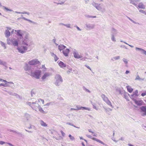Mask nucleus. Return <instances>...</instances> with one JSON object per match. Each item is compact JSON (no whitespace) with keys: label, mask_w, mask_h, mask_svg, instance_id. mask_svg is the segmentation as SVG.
<instances>
[{"label":"nucleus","mask_w":146,"mask_h":146,"mask_svg":"<svg viewBox=\"0 0 146 146\" xmlns=\"http://www.w3.org/2000/svg\"><path fill=\"white\" fill-rule=\"evenodd\" d=\"M12 96H14L17 97L19 96L18 95L15 93H13Z\"/></svg>","instance_id":"bf43d9fd"},{"label":"nucleus","mask_w":146,"mask_h":146,"mask_svg":"<svg viewBox=\"0 0 146 146\" xmlns=\"http://www.w3.org/2000/svg\"><path fill=\"white\" fill-rule=\"evenodd\" d=\"M64 26L66 27H67L68 28H70V25L69 24H65L64 25Z\"/></svg>","instance_id":"603ef678"},{"label":"nucleus","mask_w":146,"mask_h":146,"mask_svg":"<svg viewBox=\"0 0 146 146\" xmlns=\"http://www.w3.org/2000/svg\"><path fill=\"white\" fill-rule=\"evenodd\" d=\"M0 64L1 65H3V66H5L6 68H5V69H6L7 68V63L5 61H3L1 60L0 61Z\"/></svg>","instance_id":"a878e982"},{"label":"nucleus","mask_w":146,"mask_h":146,"mask_svg":"<svg viewBox=\"0 0 146 146\" xmlns=\"http://www.w3.org/2000/svg\"><path fill=\"white\" fill-rule=\"evenodd\" d=\"M84 58H85V59L86 61V59H87L88 60H90V62H92V60H92V59L90 58H87L86 57H84Z\"/></svg>","instance_id":"6e6d98bb"},{"label":"nucleus","mask_w":146,"mask_h":146,"mask_svg":"<svg viewBox=\"0 0 146 146\" xmlns=\"http://www.w3.org/2000/svg\"><path fill=\"white\" fill-rule=\"evenodd\" d=\"M135 50H138L139 51H140V52L141 51L142 48H139L137 47H135Z\"/></svg>","instance_id":"5fc2aeb1"},{"label":"nucleus","mask_w":146,"mask_h":146,"mask_svg":"<svg viewBox=\"0 0 146 146\" xmlns=\"http://www.w3.org/2000/svg\"><path fill=\"white\" fill-rule=\"evenodd\" d=\"M74 57L76 58L79 59L82 58V57L79 54L78 52L76 50H74L73 51Z\"/></svg>","instance_id":"9b49d317"},{"label":"nucleus","mask_w":146,"mask_h":146,"mask_svg":"<svg viewBox=\"0 0 146 146\" xmlns=\"http://www.w3.org/2000/svg\"><path fill=\"white\" fill-rule=\"evenodd\" d=\"M141 53L142 54H144L145 55H146V51L143 49H142L141 51Z\"/></svg>","instance_id":"09e8293b"},{"label":"nucleus","mask_w":146,"mask_h":146,"mask_svg":"<svg viewBox=\"0 0 146 146\" xmlns=\"http://www.w3.org/2000/svg\"><path fill=\"white\" fill-rule=\"evenodd\" d=\"M86 26L87 30H91L94 28L95 25L94 24H86Z\"/></svg>","instance_id":"2eb2a0df"},{"label":"nucleus","mask_w":146,"mask_h":146,"mask_svg":"<svg viewBox=\"0 0 146 146\" xmlns=\"http://www.w3.org/2000/svg\"><path fill=\"white\" fill-rule=\"evenodd\" d=\"M139 12L146 15V12L145 11L143 10H139Z\"/></svg>","instance_id":"3c124183"},{"label":"nucleus","mask_w":146,"mask_h":146,"mask_svg":"<svg viewBox=\"0 0 146 146\" xmlns=\"http://www.w3.org/2000/svg\"><path fill=\"white\" fill-rule=\"evenodd\" d=\"M29 100L26 102V104L30 106L33 110L37 111V108L40 105L38 103V102L36 101L35 102H31Z\"/></svg>","instance_id":"7ed1b4c3"},{"label":"nucleus","mask_w":146,"mask_h":146,"mask_svg":"<svg viewBox=\"0 0 146 146\" xmlns=\"http://www.w3.org/2000/svg\"><path fill=\"white\" fill-rule=\"evenodd\" d=\"M9 131L11 132H12L13 133H15L16 134H17V135H21V134L19 132H18L15 131L13 130L10 129V130Z\"/></svg>","instance_id":"a19ab883"},{"label":"nucleus","mask_w":146,"mask_h":146,"mask_svg":"<svg viewBox=\"0 0 146 146\" xmlns=\"http://www.w3.org/2000/svg\"><path fill=\"white\" fill-rule=\"evenodd\" d=\"M54 60L55 61H56L58 59V58L56 56L54 58Z\"/></svg>","instance_id":"13d9d810"},{"label":"nucleus","mask_w":146,"mask_h":146,"mask_svg":"<svg viewBox=\"0 0 146 146\" xmlns=\"http://www.w3.org/2000/svg\"><path fill=\"white\" fill-rule=\"evenodd\" d=\"M31 45L30 44H29V45H28L24 44L23 42H22V45L18 47L17 50L21 54H24L27 52L28 48Z\"/></svg>","instance_id":"f257e3e1"},{"label":"nucleus","mask_w":146,"mask_h":146,"mask_svg":"<svg viewBox=\"0 0 146 146\" xmlns=\"http://www.w3.org/2000/svg\"><path fill=\"white\" fill-rule=\"evenodd\" d=\"M3 9H4L5 10L7 11H9L10 12L13 11V10L11 9H9L8 8H7L5 6H3Z\"/></svg>","instance_id":"ea45409f"},{"label":"nucleus","mask_w":146,"mask_h":146,"mask_svg":"<svg viewBox=\"0 0 146 146\" xmlns=\"http://www.w3.org/2000/svg\"><path fill=\"white\" fill-rule=\"evenodd\" d=\"M111 32L112 33V34L111 35H116L118 33L117 31L113 28L112 29Z\"/></svg>","instance_id":"393cba45"},{"label":"nucleus","mask_w":146,"mask_h":146,"mask_svg":"<svg viewBox=\"0 0 146 146\" xmlns=\"http://www.w3.org/2000/svg\"><path fill=\"white\" fill-rule=\"evenodd\" d=\"M70 52V50L68 48H66L62 51V53L64 56H67Z\"/></svg>","instance_id":"f3484780"},{"label":"nucleus","mask_w":146,"mask_h":146,"mask_svg":"<svg viewBox=\"0 0 146 146\" xmlns=\"http://www.w3.org/2000/svg\"><path fill=\"white\" fill-rule=\"evenodd\" d=\"M5 84H3V83L0 84V86H3L4 87H6L7 86H9V85L8 84H13V82H5Z\"/></svg>","instance_id":"b1692460"},{"label":"nucleus","mask_w":146,"mask_h":146,"mask_svg":"<svg viewBox=\"0 0 146 146\" xmlns=\"http://www.w3.org/2000/svg\"><path fill=\"white\" fill-rule=\"evenodd\" d=\"M39 63L40 62L37 59H35L29 61L28 62V64L30 65H33L39 64Z\"/></svg>","instance_id":"ddd939ff"},{"label":"nucleus","mask_w":146,"mask_h":146,"mask_svg":"<svg viewBox=\"0 0 146 146\" xmlns=\"http://www.w3.org/2000/svg\"><path fill=\"white\" fill-rule=\"evenodd\" d=\"M50 76V74L49 72H45L42 75L41 79L42 81H45Z\"/></svg>","instance_id":"f8f14e48"},{"label":"nucleus","mask_w":146,"mask_h":146,"mask_svg":"<svg viewBox=\"0 0 146 146\" xmlns=\"http://www.w3.org/2000/svg\"><path fill=\"white\" fill-rule=\"evenodd\" d=\"M130 73V71L128 70H126L125 72V74H128Z\"/></svg>","instance_id":"774afa93"},{"label":"nucleus","mask_w":146,"mask_h":146,"mask_svg":"<svg viewBox=\"0 0 146 146\" xmlns=\"http://www.w3.org/2000/svg\"><path fill=\"white\" fill-rule=\"evenodd\" d=\"M5 36L7 38L9 37L11 35L10 32L9 31V29H6L5 32Z\"/></svg>","instance_id":"4be33fe9"},{"label":"nucleus","mask_w":146,"mask_h":146,"mask_svg":"<svg viewBox=\"0 0 146 146\" xmlns=\"http://www.w3.org/2000/svg\"><path fill=\"white\" fill-rule=\"evenodd\" d=\"M54 104V102H50L49 103H47L46 104H45L44 106H49L50 105H53Z\"/></svg>","instance_id":"4c0bfd02"},{"label":"nucleus","mask_w":146,"mask_h":146,"mask_svg":"<svg viewBox=\"0 0 146 146\" xmlns=\"http://www.w3.org/2000/svg\"><path fill=\"white\" fill-rule=\"evenodd\" d=\"M127 18H128V19L130 20L131 21V22H132L133 23H134V24H137V23L134 21H133V20H132V19H130L129 17H127Z\"/></svg>","instance_id":"864d4df0"},{"label":"nucleus","mask_w":146,"mask_h":146,"mask_svg":"<svg viewBox=\"0 0 146 146\" xmlns=\"http://www.w3.org/2000/svg\"><path fill=\"white\" fill-rule=\"evenodd\" d=\"M37 101L38 102V103L41 102L42 104H44V100L43 99L39 98L38 100V101Z\"/></svg>","instance_id":"37998d69"},{"label":"nucleus","mask_w":146,"mask_h":146,"mask_svg":"<svg viewBox=\"0 0 146 146\" xmlns=\"http://www.w3.org/2000/svg\"><path fill=\"white\" fill-rule=\"evenodd\" d=\"M138 91L136 90L135 92H133V94L131 95L130 97L132 98L133 97L138 96Z\"/></svg>","instance_id":"6ab92c4d"},{"label":"nucleus","mask_w":146,"mask_h":146,"mask_svg":"<svg viewBox=\"0 0 146 146\" xmlns=\"http://www.w3.org/2000/svg\"><path fill=\"white\" fill-rule=\"evenodd\" d=\"M5 143H7L9 145L11 146H15L14 145H13V144H11V143H6V142H4V141H0V144L1 145H3L4 144H5Z\"/></svg>","instance_id":"7c9ffc66"},{"label":"nucleus","mask_w":146,"mask_h":146,"mask_svg":"<svg viewBox=\"0 0 146 146\" xmlns=\"http://www.w3.org/2000/svg\"><path fill=\"white\" fill-rule=\"evenodd\" d=\"M69 137L70 138V139L72 140H73L75 139L74 137L72 136L70 134L69 135Z\"/></svg>","instance_id":"8fccbe9b"},{"label":"nucleus","mask_w":146,"mask_h":146,"mask_svg":"<svg viewBox=\"0 0 146 146\" xmlns=\"http://www.w3.org/2000/svg\"><path fill=\"white\" fill-rule=\"evenodd\" d=\"M57 63H58L60 66L61 68H64L66 66V64L60 61H58Z\"/></svg>","instance_id":"aec40b11"},{"label":"nucleus","mask_w":146,"mask_h":146,"mask_svg":"<svg viewBox=\"0 0 146 146\" xmlns=\"http://www.w3.org/2000/svg\"><path fill=\"white\" fill-rule=\"evenodd\" d=\"M30 69V67L27 64H26L24 67L25 70V71L29 70Z\"/></svg>","instance_id":"473e14b6"},{"label":"nucleus","mask_w":146,"mask_h":146,"mask_svg":"<svg viewBox=\"0 0 146 146\" xmlns=\"http://www.w3.org/2000/svg\"><path fill=\"white\" fill-rule=\"evenodd\" d=\"M25 36L22 39V42L24 44L29 45V44H32V42L29 39V34L27 33H25Z\"/></svg>","instance_id":"39448f33"},{"label":"nucleus","mask_w":146,"mask_h":146,"mask_svg":"<svg viewBox=\"0 0 146 146\" xmlns=\"http://www.w3.org/2000/svg\"><path fill=\"white\" fill-rule=\"evenodd\" d=\"M41 75V71L36 70L31 72L30 75L36 79H39Z\"/></svg>","instance_id":"423d86ee"},{"label":"nucleus","mask_w":146,"mask_h":146,"mask_svg":"<svg viewBox=\"0 0 146 146\" xmlns=\"http://www.w3.org/2000/svg\"><path fill=\"white\" fill-rule=\"evenodd\" d=\"M101 97L103 99V100L109 106L112 108H113L112 104L110 101L109 100L108 98L104 94H102L101 95Z\"/></svg>","instance_id":"6e6552de"},{"label":"nucleus","mask_w":146,"mask_h":146,"mask_svg":"<svg viewBox=\"0 0 146 146\" xmlns=\"http://www.w3.org/2000/svg\"><path fill=\"white\" fill-rule=\"evenodd\" d=\"M145 95H146V91H145L144 92L142 93L141 94V95L143 96H145Z\"/></svg>","instance_id":"0e129e2a"},{"label":"nucleus","mask_w":146,"mask_h":146,"mask_svg":"<svg viewBox=\"0 0 146 146\" xmlns=\"http://www.w3.org/2000/svg\"><path fill=\"white\" fill-rule=\"evenodd\" d=\"M135 103L138 106H140L142 105L143 102L142 100H137L135 99H133Z\"/></svg>","instance_id":"a211bd4d"},{"label":"nucleus","mask_w":146,"mask_h":146,"mask_svg":"<svg viewBox=\"0 0 146 146\" xmlns=\"http://www.w3.org/2000/svg\"><path fill=\"white\" fill-rule=\"evenodd\" d=\"M145 78H142L140 77L139 75H136L135 78V80H138L140 81H144L145 80Z\"/></svg>","instance_id":"412c9836"},{"label":"nucleus","mask_w":146,"mask_h":146,"mask_svg":"<svg viewBox=\"0 0 146 146\" xmlns=\"http://www.w3.org/2000/svg\"><path fill=\"white\" fill-rule=\"evenodd\" d=\"M126 88H127V91L130 93L132 92L133 90V89L129 86H127Z\"/></svg>","instance_id":"72a5a7b5"},{"label":"nucleus","mask_w":146,"mask_h":146,"mask_svg":"<svg viewBox=\"0 0 146 146\" xmlns=\"http://www.w3.org/2000/svg\"><path fill=\"white\" fill-rule=\"evenodd\" d=\"M40 123L41 125L43 127H46L47 126V125L42 120L40 121Z\"/></svg>","instance_id":"bb28decb"},{"label":"nucleus","mask_w":146,"mask_h":146,"mask_svg":"<svg viewBox=\"0 0 146 146\" xmlns=\"http://www.w3.org/2000/svg\"><path fill=\"white\" fill-rule=\"evenodd\" d=\"M58 50L61 51L62 50H63L64 49L66 48V46L62 44H60L58 46Z\"/></svg>","instance_id":"5701e85b"},{"label":"nucleus","mask_w":146,"mask_h":146,"mask_svg":"<svg viewBox=\"0 0 146 146\" xmlns=\"http://www.w3.org/2000/svg\"><path fill=\"white\" fill-rule=\"evenodd\" d=\"M37 109H38L39 111L41 113H45V111H44L42 108L41 107L40 105H39V107Z\"/></svg>","instance_id":"cd10ccee"},{"label":"nucleus","mask_w":146,"mask_h":146,"mask_svg":"<svg viewBox=\"0 0 146 146\" xmlns=\"http://www.w3.org/2000/svg\"><path fill=\"white\" fill-rule=\"evenodd\" d=\"M113 58L114 60H119L120 58V57L119 56H116L115 57H113Z\"/></svg>","instance_id":"49530a36"},{"label":"nucleus","mask_w":146,"mask_h":146,"mask_svg":"<svg viewBox=\"0 0 146 146\" xmlns=\"http://www.w3.org/2000/svg\"><path fill=\"white\" fill-rule=\"evenodd\" d=\"M15 31L16 32L15 34L17 36L19 37L18 38L20 40L23 38V36L25 33V31L21 30H15Z\"/></svg>","instance_id":"1a4fd4ad"},{"label":"nucleus","mask_w":146,"mask_h":146,"mask_svg":"<svg viewBox=\"0 0 146 146\" xmlns=\"http://www.w3.org/2000/svg\"><path fill=\"white\" fill-rule=\"evenodd\" d=\"M86 136L87 137H88L92 139L93 140L96 141H97V142H99L104 145H105L106 146H108L107 144H105L101 140H100L98 139H97L95 138L92 137L90 135H86Z\"/></svg>","instance_id":"9d476101"},{"label":"nucleus","mask_w":146,"mask_h":146,"mask_svg":"<svg viewBox=\"0 0 146 146\" xmlns=\"http://www.w3.org/2000/svg\"><path fill=\"white\" fill-rule=\"evenodd\" d=\"M20 40L19 38H8L7 39V44L9 45H12L14 46H18L19 41Z\"/></svg>","instance_id":"f03ea898"},{"label":"nucleus","mask_w":146,"mask_h":146,"mask_svg":"<svg viewBox=\"0 0 146 146\" xmlns=\"http://www.w3.org/2000/svg\"><path fill=\"white\" fill-rule=\"evenodd\" d=\"M122 60L124 62V63L125 64V66L126 67H127L128 64V60L126 58H123L122 59Z\"/></svg>","instance_id":"2f4dec72"},{"label":"nucleus","mask_w":146,"mask_h":146,"mask_svg":"<svg viewBox=\"0 0 146 146\" xmlns=\"http://www.w3.org/2000/svg\"><path fill=\"white\" fill-rule=\"evenodd\" d=\"M50 54L54 58L56 55L53 52H51Z\"/></svg>","instance_id":"e2e57ef3"},{"label":"nucleus","mask_w":146,"mask_h":146,"mask_svg":"<svg viewBox=\"0 0 146 146\" xmlns=\"http://www.w3.org/2000/svg\"><path fill=\"white\" fill-rule=\"evenodd\" d=\"M5 91L7 92L9 95H12L13 92H11L9 91Z\"/></svg>","instance_id":"052dcab7"},{"label":"nucleus","mask_w":146,"mask_h":146,"mask_svg":"<svg viewBox=\"0 0 146 146\" xmlns=\"http://www.w3.org/2000/svg\"><path fill=\"white\" fill-rule=\"evenodd\" d=\"M85 66L86 67H87L88 68V69L90 70H92L91 68H90V67L89 66L87 65H85Z\"/></svg>","instance_id":"338daca9"},{"label":"nucleus","mask_w":146,"mask_h":146,"mask_svg":"<svg viewBox=\"0 0 146 146\" xmlns=\"http://www.w3.org/2000/svg\"><path fill=\"white\" fill-rule=\"evenodd\" d=\"M138 7L139 8L143 9H145V6L142 3H139Z\"/></svg>","instance_id":"c756f323"},{"label":"nucleus","mask_w":146,"mask_h":146,"mask_svg":"<svg viewBox=\"0 0 146 146\" xmlns=\"http://www.w3.org/2000/svg\"><path fill=\"white\" fill-rule=\"evenodd\" d=\"M60 132L62 136L64 137L65 135V133L62 131H61Z\"/></svg>","instance_id":"69168bd1"},{"label":"nucleus","mask_w":146,"mask_h":146,"mask_svg":"<svg viewBox=\"0 0 146 146\" xmlns=\"http://www.w3.org/2000/svg\"><path fill=\"white\" fill-rule=\"evenodd\" d=\"M83 89L86 92H87L89 93H90L91 92L90 90L87 89L86 87H83Z\"/></svg>","instance_id":"de8ad7c7"},{"label":"nucleus","mask_w":146,"mask_h":146,"mask_svg":"<svg viewBox=\"0 0 146 146\" xmlns=\"http://www.w3.org/2000/svg\"><path fill=\"white\" fill-rule=\"evenodd\" d=\"M104 109L105 110L106 113H107L109 111H112V109L110 108H104Z\"/></svg>","instance_id":"c03bdc74"},{"label":"nucleus","mask_w":146,"mask_h":146,"mask_svg":"<svg viewBox=\"0 0 146 146\" xmlns=\"http://www.w3.org/2000/svg\"><path fill=\"white\" fill-rule=\"evenodd\" d=\"M62 0V1H61V2L60 3H55V2H54V3H56L58 5H62L63 4L65 3V2H66V1L67 0Z\"/></svg>","instance_id":"c9c22d12"},{"label":"nucleus","mask_w":146,"mask_h":146,"mask_svg":"<svg viewBox=\"0 0 146 146\" xmlns=\"http://www.w3.org/2000/svg\"><path fill=\"white\" fill-rule=\"evenodd\" d=\"M76 108L77 110H88V111H90L91 110L90 108H86L82 106L80 107L78 106V105L76 106Z\"/></svg>","instance_id":"dca6fc26"},{"label":"nucleus","mask_w":146,"mask_h":146,"mask_svg":"<svg viewBox=\"0 0 146 146\" xmlns=\"http://www.w3.org/2000/svg\"><path fill=\"white\" fill-rule=\"evenodd\" d=\"M85 16L88 18H96V16H91L90 15H85Z\"/></svg>","instance_id":"58836bf2"},{"label":"nucleus","mask_w":146,"mask_h":146,"mask_svg":"<svg viewBox=\"0 0 146 146\" xmlns=\"http://www.w3.org/2000/svg\"><path fill=\"white\" fill-rule=\"evenodd\" d=\"M120 42H123L125 44H127V45H128L129 46H130V47H131V48H133V46H132V45H129V44H127V42H125V41H124L123 40H121L120 41Z\"/></svg>","instance_id":"a18cd8bd"},{"label":"nucleus","mask_w":146,"mask_h":146,"mask_svg":"<svg viewBox=\"0 0 146 146\" xmlns=\"http://www.w3.org/2000/svg\"><path fill=\"white\" fill-rule=\"evenodd\" d=\"M111 39L113 42H115L116 41V40L115 37V35H111Z\"/></svg>","instance_id":"f704fd0d"},{"label":"nucleus","mask_w":146,"mask_h":146,"mask_svg":"<svg viewBox=\"0 0 146 146\" xmlns=\"http://www.w3.org/2000/svg\"><path fill=\"white\" fill-rule=\"evenodd\" d=\"M140 108L141 110V112H143L141 113V115L142 116L146 115V107L143 106H142Z\"/></svg>","instance_id":"4468645a"},{"label":"nucleus","mask_w":146,"mask_h":146,"mask_svg":"<svg viewBox=\"0 0 146 146\" xmlns=\"http://www.w3.org/2000/svg\"><path fill=\"white\" fill-rule=\"evenodd\" d=\"M0 44L2 46L4 47L5 49H6V47L4 43L1 41L0 42Z\"/></svg>","instance_id":"79ce46f5"},{"label":"nucleus","mask_w":146,"mask_h":146,"mask_svg":"<svg viewBox=\"0 0 146 146\" xmlns=\"http://www.w3.org/2000/svg\"><path fill=\"white\" fill-rule=\"evenodd\" d=\"M50 54L54 58L56 55L53 52H51Z\"/></svg>","instance_id":"680f3d73"},{"label":"nucleus","mask_w":146,"mask_h":146,"mask_svg":"<svg viewBox=\"0 0 146 146\" xmlns=\"http://www.w3.org/2000/svg\"><path fill=\"white\" fill-rule=\"evenodd\" d=\"M21 16L22 17L21 19H24V20H25L28 21L29 22H30V23H34V24H35V22L32 21L31 20H30V19H27L25 18V17H23V16L22 15Z\"/></svg>","instance_id":"c85d7f7f"},{"label":"nucleus","mask_w":146,"mask_h":146,"mask_svg":"<svg viewBox=\"0 0 146 146\" xmlns=\"http://www.w3.org/2000/svg\"><path fill=\"white\" fill-rule=\"evenodd\" d=\"M55 82L54 84L56 86H59L60 84L63 82V80L60 75L57 74L55 77Z\"/></svg>","instance_id":"0eeeda50"},{"label":"nucleus","mask_w":146,"mask_h":146,"mask_svg":"<svg viewBox=\"0 0 146 146\" xmlns=\"http://www.w3.org/2000/svg\"><path fill=\"white\" fill-rule=\"evenodd\" d=\"M25 117L27 120H29L31 118V115L28 113H25Z\"/></svg>","instance_id":"e433bc0d"},{"label":"nucleus","mask_w":146,"mask_h":146,"mask_svg":"<svg viewBox=\"0 0 146 146\" xmlns=\"http://www.w3.org/2000/svg\"><path fill=\"white\" fill-rule=\"evenodd\" d=\"M0 81L2 82H8L6 80H3L2 79L0 78Z\"/></svg>","instance_id":"4d7b16f0"},{"label":"nucleus","mask_w":146,"mask_h":146,"mask_svg":"<svg viewBox=\"0 0 146 146\" xmlns=\"http://www.w3.org/2000/svg\"><path fill=\"white\" fill-rule=\"evenodd\" d=\"M92 5L96 8L98 10L104 13L105 12L106 10L105 7L103 5L100 4H98L94 2L92 3Z\"/></svg>","instance_id":"20e7f679"}]
</instances>
